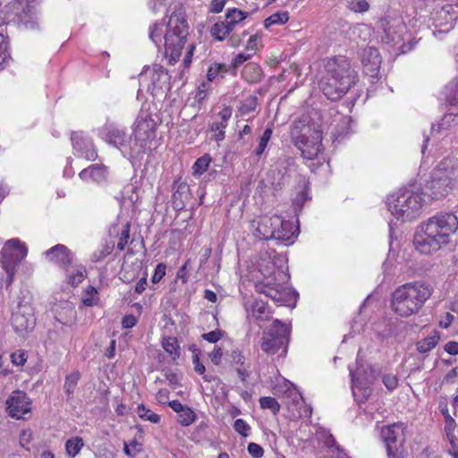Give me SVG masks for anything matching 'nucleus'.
Wrapping results in <instances>:
<instances>
[{"instance_id": "obj_53", "label": "nucleus", "mask_w": 458, "mask_h": 458, "mask_svg": "<svg viewBox=\"0 0 458 458\" xmlns=\"http://www.w3.org/2000/svg\"><path fill=\"white\" fill-rule=\"evenodd\" d=\"M233 428L242 437H247L249 435V431L250 430V425L242 419H237L234 421Z\"/></svg>"}, {"instance_id": "obj_21", "label": "nucleus", "mask_w": 458, "mask_h": 458, "mask_svg": "<svg viewBox=\"0 0 458 458\" xmlns=\"http://www.w3.org/2000/svg\"><path fill=\"white\" fill-rule=\"evenodd\" d=\"M293 165L294 159L293 157L287 156L280 157L273 171L274 174H277L278 178L274 177L273 183L276 184L278 187L284 186L289 181L291 168Z\"/></svg>"}, {"instance_id": "obj_27", "label": "nucleus", "mask_w": 458, "mask_h": 458, "mask_svg": "<svg viewBox=\"0 0 458 458\" xmlns=\"http://www.w3.org/2000/svg\"><path fill=\"white\" fill-rule=\"evenodd\" d=\"M67 273V283L73 287L78 286L86 276V268L81 265L69 266L64 268Z\"/></svg>"}, {"instance_id": "obj_18", "label": "nucleus", "mask_w": 458, "mask_h": 458, "mask_svg": "<svg viewBox=\"0 0 458 458\" xmlns=\"http://www.w3.org/2000/svg\"><path fill=\"white\" fill-rule=\"evenodd\" d=\"M99 136L107 144L116 148L125 147L129 141L125 131L114 124H105L99 131Z\"/></svg>"}, {"instance_id": "obj_29", "label": "nucleus", "mask_w": 458, "mask_h": 458, "mask_svg": "<svg viewBox=\"0 0 458 458\" xmlns=\"http://www.w3.org/2000/svg\"><path fill=\"white\" fill-rule=\"evenodd\" d=\"M242 77L249 83H257L262 79L263 72L259 64L249 63L243 68Z\"/></svg>"}, {"instance_id": "obj_30", "label": "nucleus", "mask_w": 458, "mask_h": 458, "mask_svg": "<svg viewBox=\"0 0 458 458\" xmlns=\"http://www.w3.org/2000/svg\"><path fill=\"white\" fill-rule=\"evenodd\" d=\"M378 27L383 30L384 32L382 36L383 42L389 44L396 43L399 40L400 36L395 31H392L389 17L381 18L378 21Z\"/></svg>"}, {"instance_id": "obj_58", "label": "nucleus", "mask_w": 458, "mask_h": 458, "mask_svg": "<svg viewBox=\"0 0 458 458\" xmlns=\"http://www.w3.org/2000/svg\"><path fill=\"white\" fill-rule=\"evenodd\" d=\"M165 265L163 263H159L155 269V273L152 276V282L154 284L158 283L165 275Z\"/></svg>"}, {"instance_id": "obj_41", "label": "nucleus", "mask_w": 458, "mask_h": 458, "mask_svg": "<svg viewBox=\"0 0 458 458\" xmlns=\"http://www.w3.org/2000/svg\"><path fill=\"white\" fill-rule=\"evenodd\" d=\"M211 160L212 159H211L210 156L208 155V154L199 157L195 161V163H194V165L192 166L193 174L194 175H197V174L200 175V174H204L208 170Z\"/></svg>"}, {"instance_id": "obj_60", "label": "nucleus", "mask_w": 458, "mask_h": 458, "mask_svg": "<svg viewBox=\"0 0 458 458\" xmlns=\"http://www.w3.org/2000/svg\"><path fill=\"white\" fill-rule=\"evenodd\" d=\"M226 0H211L209 5V12L213 13H219L222 12L225 5Z\"/></svg>"}, {"instance_id": "obj_7", "label": "nucleus", "mask_w": 458, "mask_h": 458, "mask_svg": "<svg viewBox=\"0 0 458 458\" xmlns=\"http://www.w3.org/2000/svg\"><path fill=\"white\" fill-rule=\"evenodd\" d=\"M291 136L295 146L301 150L302 157L313 160L322 152L321 131L304 124L301 121L294 122L291 129Z\"/></svg>"}, {"instance_id": "obj_20", "label": "nucleus", "mask_w": 458, "mask_h": 458, "mask_svg": "<svg viewBox=\"0 0 458 458\" xmlns=\"http://www.w3.org/2000/svg\"><path fill=\"white\" fill-rule=\"evenodd\" d=\"M361 63L364 73L375 77L381 64V56L378 50L371 47L364 48L361 53Z\"/></svg>"}, {"instance_id": "obj_26", "label": "nucleus", "mask_w": 458, "mask_h": 458, "mask_svg": "<svg viewBox=\"0 0 458 458\" xmlns=\"http://www.w3.org/2000/svg\"><path fill=\"white\" fill-rule=\"evenodd\" d=\"M248 16V13L242 12L237 8L227 9L225 20L223 21L228 30L232 32Z\"/></svg>"}, {"instance_id": "obj_14", "label": "nucleus", "mask_w": 458, "mask_h": 458, "mask_svg": "<svg viewBox=\"0 0 458 458\" xmlns=\"http://www.w3.org/2000/svg\"><path fill=\"white\" fill-rule=\"evenodd\" d=\"M13 11L14 16L11 19L18 27L29 30H35L38 23L33 8L26 2H14L8 6Z\"/></svg>"}, {"instance_id": "obj_54", "label": "nucleus", "mask_w": 458, "mask_h": 458, "mask_svg": "<svg viewBox=\"0 0 458 458\" xmlns=\"http://www.w3.org/2000/svg\"><path fill=\"white\" fill-rule=\"evenodd\" d=\"M28 355L26 352L19 350L11 354L12 362L16 366H22L27 361Z\"/></svg>"}, {"instance_id": "obj_51", "label": "nucleus", "mask_w": 458, "mask_h": 458, "mask_svg": "<svg viewBox=\"0 0 458 458\" xmlns=\"http://www.w3.org/2000/svg\"><path fill=\"white\" fill-rule=\"evenodd\" d=\"M317 436L318 441L322 443L324 446L327 448H332L335 445V440L329 432L322 430L320 432H318Z\"/></svg>"}, {"instance_id": "obj_38", "label": "nucleus", "mask_w": 458, "mask_h": 458, "mask_svg": "<svg viewBox=\"0 0 458 458\" xmlns=\"http://www.w3.org/2000/svg\"><path fill=\"white\" fill-rule=\"evenodd\" d=\"M210 33L214 38L222 41L231 33V31L223 21H219L211 27Z\"/></svg>"}, {"instance_id": "obj_35", "label": "nucleus", "mask_w": 458, "mask_h": 458, "mask_svg": "<svg viewBox=\"0 0 458 458\" xmlns=\"http://www.w3.org/2000/svg\"><path fill=\"white\" fill-rule=\"evenodd\" d=\"M83 440L80 437H75L68 439L65 444L67 454L70 457H75L83 447Z\"/></svg>"}, {"instance_id": "obj_39", "label": "nucleus", "mask_w": 458, "mask_h": 458, "mask_svg": "<svg viewBox=\"0 0 458 458\" xmlns=\"http://www.w3.org/2000/svg\"><path fill=\"white\" fill-rule=\"evenodd\" d=\"M258 98L256 96L250 95L244 98L240 105L239 111L242 115H247L256 110Z\"/></svg>"}, {"instance_id": "obj_48", "label": "nucleus", "mask_w": 458, "mask_h": 458, "mask_svg": "<svg viewBox=\"0 0 458 458\" xmlns=\"http://www.w3.org/2000/svg\"><path fill=\"white\" fill-rule=\"evenodd\" d=\"M348 7L355 13H365L369 9V4L367 0H350Z\"/></svg>"}, {"instance_id": "obj_33", "label": "nucleus", "mask_w": 458, "mask_h": 458, "mask_svg": "<svg viewBox=\"0 0 458 458\" xmlns=\"http://www.w3.org/2000/svg\"><path fill=\"white\" fill-rule=\"evenodd\" d=\"M164 22H155L149 27L148 37L157 47H159L164 39Z\"/></svg>"}, {"instance_id": "obj_61", "label": "nucleus", "mask_w": 458, "mask_h": 458, "mask_svg": "<svg viewBox=\"0 0 458 458\" xmlns=\"http://www.w3.org/2000/svg\"><path fill=\"white\" fill-rule=\"evenodd\" d=\"M253 55V53H247L242 52L239 53L233 59V66L238 67L239 65L242 64L244 62L248 61L251 56Z\"/></svg>"}, {"instance_id": "obj_36", "label": "nucleus", "mask_w": 458, "mask_h": 458, "mask_svg": "<svg viewBox=\"0 0 458 458\" xmlns=\"http://www.w3.org/2000/svg\"><path fill=\"white\" fill-rule=\"evenodd\" d=\"M162 346L166 352L173 356L174 360L180 356L179 344L175 337L168 336L164 338Z\"/></svg>"}, {"instance_id": "obj_12", "label": "nucleus", "mask_w": 458, "mask_h": 458, "mask_svg": "<svg viewBox=\"0 0 458 458\" xmlns=\"http://www.w3.org/2000/svg\"><path fill=\"white\" fill-rule=\"evenodd\" d=\"M28 250L18 239L6 242L2 250V264L7 273L9 283L12 282L16 267L27 256Z\"/></svg>"}, {"instance_id": "obj_2", "label": "nucleus", "mask_w": 458, "mask_h": 458, "mask_svg": "<svg viewBox=\"0 0 458 458\" xmlns=\"http://www.w3.org/2000/svg\"><path fill=\"white\" fill-rule=\"evenodd\" d=\"M358 75L350 61L343 55L327 60L325 75L320 81V89L330 100L342 98L356 84Z\"/></svg>"}, {"instance_id": "obj_34", "label": "nucleus", "mask_w": 458, "mask_h": 458, "mask_svg": "<svg viewBox=\"0 0 458 458\" xmlns=\"http://www.w3.org/2000/svg\"><path fill=\"white\" fill-rule=\"evenodd\" d=\"M81 378V373L76 370L66 376L64 389L69 398H71L74 393L75 387Z\"/></svg>"}, {"instance_id": "obj_40", "label": "nucleus", "mask_w": 458, "mask_h": 458, "mask_svg": "<svg viewBox=\"0 0 458 458\" xmlns=\"http://www.w3.org/2000/svg\"><path fill=\"white\" fill-rule=\"evenodd\" d=\"M289 20L288 12H277L276 13L271 14L264 21V27L268 29L272 25L275 24H284Z\"/></svg>"}, {"instance_id": "obj_32", "label": "nucleus", "mask_w": 458, "mask_h": 458, "mask_svg": "<svg viewBox=\"0 0 458 458\" xmlns=\"http://www.w3.org/2000/svg\"><path fill=\"white\" fill-rule=\"evenodd\" d=\"M438 341V333L437 331H433L428 336L417 343V351L420 353H427L436 347Z\"/></svg>"}, {"instance_id": "obj_50", "label": "nucleus", "mask_w": 458, "mask_h": 458, "mask_svg": "<svg viewBox=\"0 0 458 458\" xmlns=\"http://www.w3.org/2000/svg\"><path fill=\"white\" fill-rule=\"evenodd\" d=\"M9 57L10 55L8 53V42L6 40V37L0 33V68Z\"/></svg>"}, {"instance_id": "obj_3", "label": "nucleus", "mask_w": 458, "mask_h": 458, "mask_svg": "<svg viewBox=\"0 0 458 458\" xmlns=\"http://www.w3.org/2000/svg\"><path fill=\"white\" fill-rule=\"evenodd\" d=\"M432 293L433 287L424 281L406 283L393 293L391 307L399 316L410 317L421 310Z\"/></svg>"}, {"instance_id": "obj_49", "label": "nucleus", "mask_w": 458, "mask_h": 458, "mask_svg": "<svg viewBox=\"0 0 458 458\" xmlns=\"http://www.w3.org/2000/svg\"><path fill=\"white\" fill-rule=\"evenodd\" d=\"M193 364H194V370L199 374V375H202L203 376V379L207 382H211L212 380H214L216 377L212 375H206L205 374V371H206V369H205V366L199 361V358L197 354H195L193 356Z\"/></svg>"}, {"instance_id": "obj_8", "label": "nucleus", "mask_w": 458, "mask_h": 458, "mask_svg": "<svg viewBox=\"0 0 458 458\" xmlns=\"http://www.w3.org/2000/svg\"><path fill=\"white\" fill-rule=\"evenodd\" d=\"M458 182V166L450 160L439 163L427 184L432 199L448 195Z\"/></svg>"}, {"instance_id": "obj_25", "label": "nucleus", "mask_w": 458, "mask_h": 458, "mask_svg": "<svg viewBox=\"0 0 458 458\" xmlns=\"http://www.w3.org/2000/svg\"><path fill=\"white\" fill-rule=\"evenodd\" d=\"M190 199V189L186 183H180L173 194L172 203L175 210H182Z\"/></svg>"}, {"instance_id": "obj_11", "label": "nucleus", "mask_w": 458, "mask_h": 458, "mask_svg": "<svg viewBox=\"0 0 458 458\" xmlns=\"http://www.w3.org/2000/svg\"><path fill=\"white\" fill-rule=\"evenodd\" d=\"M156 122L147 113H140L134 127L135 147H131V155L135 157L144 152L146 142L155 137Z\"/></svg>"}, {"instance_id": "obj_4", "label": "nucleus", "mask_w": 458, "mask_h": 458, "mask_svg": "<svg viewBox=\"0 0 458 458\" xmlns=\"http://www.w3.org/2000/svg\"><path fill=\"white\" fill-rule=\"evenodd\" d=\"M259 271L264 278L255 284L257 293L281 305H285L292 299H295L296 293L284 284L288 280L287 275L283 270L276 268L274 262L268 260L265 267L259 264Z\"/></svg>"}, {"instance_id": "obj_28", "label": "nucleus", "mask_w": 458, "mask_h": 458, "mask_svg": "<svg viewBox=\"0 0 458 458\" xmlns=\"http://www.w3.org/2000/svg\"><path fill=\"white\" fill-rule=\"evenodd\" d=\"M350 374L352 376L353 395L356 396L358 392H360L362 396L367 398L370 394V390L367 386V385L370 383V380L369 378H360L358 376V372L353 373L351 369Z\"/></svg>"}, {"instance_id": "obj_47", "label": "nucleus", "mask_w": 458, "mask_h": 458, "mask_svg": "<svg viewBox=\"0 0 458 458\" xmlns=\"http://www.w3.org/2000/svg\"><path fill=\"white\" fill-rule=\"evenodd\" d=\"M227 124H224L220 122H214L210 124V131L215 132L213 139L219 142L225 139V129Z\"/></svg>"}, {"instance_id": "obj_19", "label": "nucleus", "mask_w": 458, "mask_h": 458, "mask_svg": "<svg viewBox=\"0 0 458 458\" xmlns=\"http://www.w3.org/2000/svg\"><path fill=\"white\" fill-rule=\"evenodd\" d=\"M48 261L58 265L61 268H66L72 262V252L64 244H56L45 251Z\"/></svg>"}, {"instance_id": "obj_24", "label": "nucleus", "mask_w": 458, "mask_h": 458, "mask_svg": "<svg viewBox=\"0 0 458 458\" xmlns=\"http://www.w3.org/2000/svg\"><path fill=\"white\" fill-rule=\"evenodd\" d=\"M274 240L284 245H290L294 242V233L292 231V224L282 219V225L276 229Z\"/></svg>"}, {"instance_id": "obj_37", "label": "nucleus", "mask_w": 458, "mask_h": 458, "mask_svg": "<svg viewBox=\"0 0 458 458\" xmlns=\"http://www.w3.org/2000/svg\"><path fill=\"white\" fill-rule=\"evenodd\" d=\"M98 293L94 286L89 285L84 290L81 301L85 306L92 307L98 303Z\"/></svg>"}, {"instance_id": "obj_43", "label": "nucleus", "mask_w": 458, "mask_h": 458, "mask_svg": "<svg viewBox=\"0 0 458 458\" xmlns=\"http://www.w3.org/2000/svg\"><path fill=\"white\" fill-rule=\"evenodd\" d=\"M178 417L179 423L184 427L190 426L197 419L195 412L188 406L183 409V411L178 414Z\"/></svg>"}, {"instance_id": "obj_10", "label": "nucleus", "mask_w": 458, "mask_h": 458, "mask_svg": "<svg viewBox=\"0 0 458 458\" xmlns=\"http://www.w3.org/2000/svg\"><path fill=\"white\" fill-rule=\"evenodd\" d=\"M380 437L386 445L388 458H404L407 455L404 447L406 440L404 423L396 422L382 427Z\"/></svg>"}, {"instance_id": "obj_52", "label": "nucleus", "mask_w": 458, "mask_h": 458, "mask_svg": "<svg viewBox=\"0 0 458 458\" xmlns=\"http://www.w3.org/2000/svg\"><path fill=\"white\" fill-rule=\"evenodd\" d=\"M130 239V225L127 224L123 231L121 232L117 242V249L119 250H123L125 249V246L128 244Z\"/></svg>"}, {"instance_id": "obj_17", "label": "nucleus", "mask_w": 458, "mask_h": 458, "mask_svg": "<svg viewBox=\"0 0 458 458\" xmlns=\"http://www.w3.org/2000/svg\"><path fill=\"white\" fill-rule=\"evenodd\" d=\"M71 140L73 149L79 157L89 161H94L98 158V151L92 139L84 132H72L71 135Z\"/></svg>"}, {"instance_id": "obj_63", "label": "nucleus", "mask_w": 458, "mask_h": 458, "mask_svg": "<svg viewBox=\"0 0 458 458\" xmlns=\"http://www.w3.org/2000/svg\"><path fill=\"white\" fill-rule=\"evenodd\" d=\"M247 34H248L247 31H243L242 36L238 35V34H233L228 38V45L233 47H236L240 46L242 41V37H245Z\"/></svg>"}, {"instance_id": "obj_56", "label": "nucleus", "mask_w": 458, "mask_h": 458, "mask_svg": "<svg viewBox=\"0 0 458 458\" xmlns=\"http://www.w3.org/2000/svg\"><path fill=\"white\" fill-rule=\"evenodd\" d=\"M248 452L253 458H261L264 454L263 448L256 443L248 445Z\"/></svg>"}, {"instance_id": "obj_23", "label": "nucleus", "mask_w": 458, "mask_h": 458, "mask_svg": "<svg viewBox=\"0 0 458 458\" xmlns=\"http://www.w3.org/2000/svg\"><path fill=\"white\" fill-rule=\"evenodd\" d=\"M107 174V166L102 164H95L81 170L79 174V176L82 181H91L97 183H100L106 180Z\"/></svg>"}, {"instance_id": "obj_15", "label": "nucleus", "mask_w": 458, "mask_h": 458, "mask_svg": "<svg viewBox=\"0 0 458 458\" xmlns=\"http://www.w3.org/2000/svg\"><path fill=\"white\" fill-rule=\"evenodd\" d=\"M280 225H282L280 216H262L252 222L253 234L259 240H274L276 229Z\"/></svg>"}, {"instance_id": "obj_13", "label": "nucleus", "mask_w": 458, "mask_h": 458, "mask_svg": "<svg viewBox=\"0 0 458 458\" xmlns=\"http://www.w3.org/2000/svg\"><path fill=\"white\" fill-rule=\"evenodd\" d=\"M11 322L16 333L22 335L32 330L36 324L34 310L30 301H21L13 311Z\"/></svg>"}, {"instance_id": "obj_46", "label": "nucleus", "mask_w": 458, "mask_h": 458, "mask_svg": "<svg viewBox=\"0 0 458 458\" xmlns=\"http://www.w3.org/2000/svg\"><path fill=\"white\" fill-rule=\"evenodd\" d=\"M114 250V244H103L98 250L94 251L91 259L93 262H99L111 254Z\"/></svg>"}, {"instance_id": "obj_9", "label": "nucleus", "mask_w": 458, "mask_h": 458, "mask_svg": "<svg viewBox=\"0 0 458 458\" xmlns=\"http://www.w3.org/2000/svg\"><path fill=\"white\" fill-rule=\"evenodd\" d=\"M289 334L288 326L279 319H275L268 330L262 334L261 350L268 355H273L283 348L282 353H286Z\"/></svg>"}, {"instance_id": "obj_1", "label": "nucleus", "mask_w": 458, "mask_h": 458, "mask_svg": "<svg viewBox=\"0 0 458 458\" xmlns=\"http://www.w3.org/2000/svg\"><path fill=\"white\" fill-rule=\"evenodd\" d=\"M458 229V218L453 213H440L422 223L417 229L413 244L421 254L439 250L450 242Z\"/></svg>"}, {"instance_id": "obj_59", "label": "nucleus", "mask_w": 458, "mask_h": 458, "mask_svg": "<svg viewBox=\"0 0 458 458\" xmlns=\"http://www.w3.org/2000/svg\"><path fill=\"white\" fill-rule=\"evenodd\" d=\"M222 337V331L214 330L202 335V338L209 343L215 344Z\"/></svg>"}, {"instance_id": "obj_5", "label": "nucleus", "mask_w": 458, "mask_h": 458, "mask_svg": "<svg viewBox=\"0 0 458 458\" xmlns=\"http://www.w3.org/2000/svg\"><path fill=\"white\" fill-rule=\"evenodd\" d=\"M189 36V25L185 13L179 10L170 15L164 34L165 56L170 64H175L184 47Z\"/></svg>"}, {"instance_id": "obj_57", "label": "nucleus", "mask_w": 458, "mask_h": 458, "mask_svg": "<svg viewBox=\"0 0 458 458\" xmlns=\"http://www.w3.org/2000/svg\"><path fill=\"white\" fill-rule=\"evenodd\" d=\"M382 381L388 390H394L398 385L397 377L392 374L385 375Z\"/></svg>"}, {"instance_id": "obj_62", "label": "nucleus", "mask_w": 458, "mask_h": 458, "mask_svg": "<svg viewBox=\"0 0 458 458\" xmlns=\"http://www.w3.org/2000/svg\"><path fill=\"white\" fill-rule=\"evenodd\" d=\"M223 352L218 346H215L214 350L209 353V358L215 365H219L222 360Z\"/></svg>"}, {"instance_id": "obj_64", "label": "nucleus", "mask_w": 458, "mask_h": 458, "mask_svg": "<svg viewBox=\"0 0 458 458\" xmlns=\"http://www.w3.org/2000/svg\"><path fill=\"white\" fill-rule=\"evenodd\" d=\"M137 323V318L134 315H126L123 318L122 326L123 328L129 329L133 327Z\"/></svg>"}, {"instance_id": "obj_42", "label": "nucleus", "mask_w": 458, "mask_h": 458, "mask_svg": "<svg viewBox=\"0 0 458 458\" xmlns=\"http://www.w3.org/2000/svg\"><path fill=\"white\" fill-rule=\"evenodd\" d=\"M273 134V129L272 127H267L262 136L259 139V145L257 148L255 149V155L258 157H260L264 151L266 150V148L267 146L268 141L270 140Z\"/></svg>"}, {"instance_id": "obj_31", "label": "nucleus", "mask_w": 458, "mask_h": 458, "mask_svg": "<svg viewBox=\"0 0 458 458\" xmlns=\"http://www.w3.org/2000/svg\"><path fill=\"white\" fill-rule=\"evenodd\" d=\"M251 313L256 319L267 321L270 318L272 312L265 301L256 300L251 306Z\"/></svg>"}, {"instance_id": "obj_55", "label": "nucleus", "mask_w": 458, "mask_h": 458, "mask_svg": "<svg viewBox=\"0 0 458 458\" xmlns=\"http://www.w3.org/2000/svg\"><path fill=\"white\" fill-rule=\"evenodd\" d=\"M191 266V259H187L185 263L179 268L176 278L181 279L182 284L188 282V267Z\"/></svg>"}, {"instance_id": "obj_45", "label": "nucleus", "mask_w": 458, "mask_h": 458, "mask_svg": "<svg viewBox=\"0 0 458 458\" xmlns=\"http://www.w3.org/2000/svg\"><path fill=\"white\" fill-rule=\"evenodd\" d=\"M137 413L140 418L148 420L152 423H158L160 420L159 415L147 409L143 404L138 406Z\"/></svg>"}, {"instance_id": "obj_22", "label": "nucleus", "mask_w": 458, "mask_h": 458, "mask_svg": "<svg viewBox=\"0 0 458 458\" xmlns=\"http://www.w3.org/2000/svg\"><path fill=\"white\" fill-rule=\"evenodd\" d=\"M145 80L151 81L152 89H162L169 81V76L164 67L157 65L140 74V81H144Z\"/></svg>"}, {"instance_id": "obj_16", "label": "nucleus", "mask_w": 458, "mask_h": 458, "mask_svg": "<svg viewBox=\"0 0 458 458\" xmlns=\"http://www.w3.org/2000/svg\"><path fill=\"white\" fill-rule=\"evenodd\" d=\"M6 405L9 415L20 420L30 411L31 401L25 392L16 390L7 399Z\"/></svg>"}, {"instance_id": "obj_44", "label": "nucleus", "mask_w": 458, "mask_h": 458, "mask_svg": "<svg viewBox=\"0 0 458 458\" xmlns=\"http://www.w3.org/2000/svg\"><path fill=\"white\" fill-rule=\"evenodd\" d=\"M259 404L262 409H268L275 415L277 414L280 411V404L274 397H270V396L260 397Z\"/></svg>"}, {"instance_id": "obj_6", "label": "nucleus", "mask_w": 458, "mask_h": 458, "mask_svg": "<svg viewBox=\"0 0 458 458\" xmlns=\"http://www.w3.org/2000/svg\"><path fill=\"white\" fill-rule=\"evenodd\" d=\"M423 202L421 193L409 189H399L387 197L386 204L396 219L409 221L419 216Z\"/></svg>"}]
</instances>
